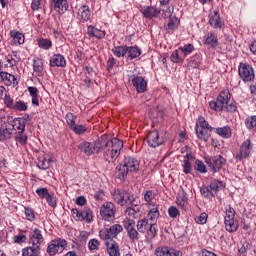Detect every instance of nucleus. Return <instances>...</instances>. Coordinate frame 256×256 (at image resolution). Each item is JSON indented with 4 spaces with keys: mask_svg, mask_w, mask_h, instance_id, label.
Returning a JSON list of instances; mask_svg holds the SVG:
<instances>
[{
    "mask_svg": "<svg viewBox=\"0 0 256 256\" xmlns=\"http://www.w3.org/2000/svg\"><path fill=\"white\" fill-rule=\"evenodd\" d=\"M123 141L118 138L110 139L108 135L101 136L100 152L103 153V159L108 163H115L121 155Z\"/></svg>",
    "mask_w": 256,
    "mask_h": 256,
    "instance_id": "f257e3e1",
    "label": "nucleus"
},
{
    "mask_svg": "<svg viewBox=\"0 0 256 256\" xmlns=\"http://www.w3.org/2000/svg\"><path fill=\"white\" fill-rule=\"evenodd\" d=\"M140 163L134 157L127 156L124 158L122 164L117 166L119 177H127L129 173H135L139 170Z\"/></svg>",
    "mask_w": 256,
    "mask_h": 256,
    "instance_id": "f03ea898",
    "label": "nucleus"
},
{
    "mask_svg": "<svg viewBox=\"0 0 256 256\" xmlns=\"http://www.w3.org/2000/svg\"><path fill=\"white\" fill-rule=\"evenodd\" d=\"M112 198L115 203L121 207H129V205H135V195L132 193H127L123 190H114L112 192Z\"/></svg>",
    "mask_w": 256,
    "mask_h": 256,
    "instance_id": "7ed1b4c3",
    "label": "nucleus"
},
{
    "mask_svg": "<svg viewBox=\"0 0 256 256\" xmlns=\"http://www.w3.org/2000/svg\"><path fill=\"white\" fill-rule=\"evenodd\" d=\"M119 233H123V227L121 224H113L109 228H102L99 231V237L103 241H113Z\"/></svg>",
    "mask_w": 256,
    "mask_h": 256,
    "instance_id": "20e7f679",
    "label": "nucleus"
},
{
    "mask_svg": "<svg viewBox=\"0 0 256 256\" xmlns=\"http://www.w3.org/2000/svg\"><path fill=\"white\" fill-rule=\"evenodd\" d=\"M78 149L85 153L87 157L101 153V136L95 142H82L79 144Z\"/></svg>",
    "mask_w": 256,
    "mask_h": 256,
    "instance_id": "39448f33",
    "label": "nucleus"
},
{
    "mask_svg": "<svg viewBox=\"0 0 256 256\" xmlns=\"http://www.w3.org/2000/svg\"><path fill=\"white\" fill-rule=\"evenodd\" d=\"M136 227L140 233H148L150 237H157V223H152L147 218L138 220Z\"/></svg>",
    "mask_w": 256,
    "mask_h": 256,
    "instance_id": "423d86ee",
    "label": "nucleus"
},
{
    "mask_svg": "<svg viewBox=\"0 0 256 256\" xmlns=\"http://www.w3.org/2000/svg\"><path fill=\"white\" fill-rule=\"evenodd\" d=\"M123 226L127 233V237L132 243H135V241H139L141 235L139 234V230L135 229V220L131 218H126L123 220Z\"/></svg>",
    "mask_w": 256,
    "mask_h": 256,
    "instance_id": "0eeeda50",
    "label": "nucleus"
},
{
    "mask_svg": "<svg viewBox=\"0 0 256 256\" xmlns=\"http://www.w3.org/2000/svg\"><path fill=\"white\" fill-rule=\"evenodd\" d=\"M117 213V208L112 202H105L100 207V217L103 221H115V214Z\"/></svg>",
    "mask_w": 256,
    "mask_h": 256,
    "instance_id": "6e6552de",
    "label": "nucleus"
},
{
    "mask_svg": "<svg viewBox=\"0 0 256 256\" xmlns=\"http://www.w3.org/2000/svg\"><path fill=\"white\" fill-rule=\"evenodd\" d=\"M67 247V240L62 238H57L52 240L48 247H47V253L50 256H55L57 253H63L65 251V248Z\"/></svg>",
    "mask_w": 256,
    "mask_h": 256,
    "instance_id": "1a4fd4ad",
    "label": "nucleus"
},
{
    "mask_svg": "<svg viewBox=\"0 0 256 256\" xmlns=\"http://www.w3.org/2000/svg\"><path fill=\"white\" fill-rule=\"evenodd\" d=\"M238 73L244 83H249V81L255 79V72L253 71V67L249 64L240 63Z\"/></svg>",
    "mask_w": 256,
    "mask_h": 256,
    "instance_id": "9d476101",
    "label": "nucleus"
},
{
    "mask_svg": "<svg viewBox=\"0 0 256 256\" xmlns=\"http://www.w3.org/2000/svg\"><path fill=\"white\" fill-rule=\"evenodd\" d=\"M205 163L208 164L210 169L214 171V173H217V171L221 170L223 168V165L227 163V160L223 158L221 155H217L214 157H206L205 158Z\"/></svg>",
    "mask_w": 256,
    "mask_h": 256,
    "instance_id": "9b49d317",
    "label": "nucleus"
},
{
    "mask_svg": "<svg viewBox=\"0 0 256 256\" xmlns=\"http://www.w3.org/2000/svg\"><path fill=\"white\" fill-rule=\"evenodd\" d=\"M147 143L149 147H159L165 143V137L159 131H151L147 136Z\"/></svg>",
    "mask_w": 256,
    "mask_h": 256,
    "instance_id": "f8f14e48",
    "label": "nucleus"
},
{
    "mask_svg": "<svg viewBox=\"0 0 256 256\" xmlns=\"http://www.w3.org/2000/svg\"><path fill=\"white\" fill-rule=\"evenodd\" d=\"M0 83H4L6 87H17L19 85V81L17 80V76L10 74L9 72H1L0 73Z\"/></svg>",
    "mask_w": 256,
    "mask_h": 256,
    "instance_id": "ddd939ff",
    "label": "nucleus"
},
{
    "mask_svg": "<svg viewBox=\"0 0 256 256\" xmlns=\"http://www.w3.org/2000/svg\"><path fill=\"white\" fill-rule=\"evenodd\" d=\"M29 237L32 245L36 247H41L45 241V238L43 237V231H41L39 228L32 229Z\"/></svg>",
    "mask_w": 256,
    "mask_h": 256,
    "instance_id": "4468645a",
    "label": "nucleus"
},
{
    "mask_svg": "<svg viewBox=\"0 0 256 256\" xmlns=\"http://www.w3.org/2000/svg\"><path fill=\"white\" fill-rule=\"evenodd\" d=\"M140 13H142L145 19H155L159 17L161 10L155 6H144L141 8Z\"/></svg>",
    "mask_w": 256,
    "mask_h": 256,
    "instance_id": "2eb2a0df",
    "label": "nucleus"
},
{
    "mask_svg": "<svg viewBox=\"0 0 256 256\" xmlns=\"http://www.w3.org/2000/svg\"><path fill=\"white\" fill-rule=\"evenodd\" d=\"M132 85L137 93H145L147 91V82L143 76L134 75L132 78Z\"/></svg>",
    "mask_w": 256,
    "mask_h": 256,
    "instance_id": "dca6fc26",
    "label": "nucleus"
},
{
    "mask_svg": "<svg viewBox=\"0 0 256 256\" xmlns=\"http://www.w3.org/2000/svg\"><path fill=\"white\" fill-rule=\"evenodd\" d=\"M156 256H181L183 253L181 251L169 248L167 246H160L155 250Z\"/></svg>",
    "mask_w": 256,
    "mask_h": 256,
    "instance_id": "f3484780",
    "label": "nucleus"
},
{
    "mask_svg": "<svg viewBox=\"0 0 256 256\" xmlns=\"http://www.w3.org/2000/svg\"><path fill=\"white\" fill-rule=\"evenodd\" d=\"M253 149V145H251V140L247 139L240 146L239 154L237 155L238 159H247L249 155H251V151Z\"/></svg>",
    "mask_w": 256,
    "mask_h": 256,
    "instance_id": "a211bd4d",
    "label": "nucleus"
},
{
    "mask_svg": "<svg viewBox=\"0 0 256 256\" xmlns=\"http://www.w3.org/2000/svg\"><path fill=\"white\" fill-rule=\"evenodd\" d=\"M50 67H67V60L61 54H54L49 60Z\"/></svg>",
    "mask_w": 256,
    "mask_h": 256,
    "instance_id": "6ab92c4d",
    "label": "nucleus"
},
{
    "mask_svg": "<svg viewBox=\"0 0 256 256\" xmlns=\"http://www.w3.org/2000/svg\"><path fill=\"white\" fill-rule=\"evenodd\" d=\"M148 214L146 218L150 223H157V219L161 217V213L159 212V205L148 206Z\"/></svg>",
    "mask_w": 256,
    "mask_h": 256,
    "instance_id": "aec40b11",
    "label": "nucleus"
},
{
    "mask_svg": "<svg viewBox=\"0 0 256 256\" xmlns=\"http://www.w3.org/2000/svg\"><path fill=\"white\" fill-rule=\"evenodd\" d=\"M105 245L109 256H121L119 244L115 240H107Z\"/></svg>",
    "mask_w": 256,
    "mask_h": 256,
    "instance_id": "412c9836",
    "label": "nucleus"
},
{
    "mask_svg": "<svg viewBox=\"0 0 256 256\" xmlns=\"http://www.w3.org/2000/svg\"><path fill=\"white\" fill-rule=\"evenodd\" d=\"M91 19V9L89 6L84 5L78 9V20L82 23H87Z\"/></svg>",
    "mask_w": 256,
    "mask_h": 256,
    "instance_id": "4be33fe9",
    "label": "nucleus"
},
{
    "mask_svg": "<svg viewBox=\"0 0 256 256\" xmlns=\"http://www.w3.org/2000/svg\"><path fill=\"white\" fill-rule=\"evenodd\" d=\"M127 209L125 210V214L132 217V219H137L139 217V213L141 208L137 205V199L134 198V204H129V206H125Z\"/></svg>",
    "mask_w": 256,
    "mask_h": 256,
    "instance_id": "5701e85b",
    "label": "nucleus"
},
{
    "mask_svg": "<svg viewBox=\"0 0 256 256\" xmlns=\"http://www.w3.org/2000/svg\"><path fill=\"white\" fill-rule=\"evenodd\" d=\"M87 35L88 37H95L96 39H104L105 38V31L101 30L93 25L87 26Z\"/></svg>",
    "mask_w": 256,
    "mask_h": 256,
    "instance_id": "b1692460",
    "label": "nucleus"
},
{
    "mask_svg": "<svg viewBox=\"0 0 256 256\" xmlns=\"http://www.w3.org/2000/svg\"><path fill=\"white\" fill-rule=\"evenodd\" d=\"M193 161H195V157H193V154L187 153L184 156L182 167L183 173H185V175H189V173H191V171L193 170V166L191 165Z\"/></svg>",
    "mask_w": 256,
    "mask_h": 256,
    "instance_id": "393cba45",
    "label": "nucleus"
},
{
    "mask_svg": "<svg viewBox=\"0 0 256 256\" xmlns=\"http://www.w3.org/2000/svg\"><path fill=\"white\" fill-rule=\"evenodd\" d=\"M204 45H208V47H212L213 49L219 45V39L217 38V34L213 32L207 33L204 36Z\"/></svg>",
    "mask_w": 256,
    "mask_h": 256,
    "instance_id": "a878e982",
    "label": "nucleus"
},
{
    "mask_svg": "<svg viewBox=\"0 0 256 256\" xmlns=\"http://www.w3.org/2000/svg\"><path fill=\"white\" fill-rule=\"evenodd\" d=\"M209 25L213 27V29H221L223 27V21H221L219 12L214 11V14L210 15Z\"/></svg>",
    "mask_w": 256,
    "mask_h": 256,
    "instance_id": "bb28decb",
    "label": "nucleus"
},
{
    "mask_svg": "<svg viewBox=\"0 0 256 256\" xmlns=\"http://www.w3.org/2000/svg\"><path fill=\"white\" fill-rule=\"evenodd\" d=\"M26 125L27 120L25 118H15L12 121V128L14 131H18V133H23V131H25Z\"/></svg>",
    "mask_w": 256,
    "mask_h": 256,
    "instance_id": "cd10ccee",
    "label": "nucleus"
},
{
    "mask_svg": "<svg viewBox=\"0 0 256 256\" xmlns=\"http://www.w3.org/2000/svg\"><path fill=\"white\" fill-rule=\"evenodd\" d=\"M41 255V247L32 246L26 247L22 250V256H40Z\"/></svg>",
    "mask_w": 256,
    "mask_h": 256,
    "instance_id": "c85d7f7f",
    "label": "nucleus"
},
{
    "mask_svg": "<svg viewBox=\"0 0 256 256\" xmlns=\"http://www.w3.org/2000/svg\"><path fill=\"white\" fill-rule=\"evenodd\" d=\"M52 5L57 13H65L69 7L67 0H52Z\"/></svg>",
    "mask_w": 256,
    "mask_h": 256,
    "instance_id": "c756f323",
    "label": "nucleus"
},
{
    "mask_svg": "<svg viewBox=\"0 0 256 256\" xmlns=\"http://www.w3.org/2000/svg\"><path fill=\"white\" fill-rule=\"evenodd\" d=\"M226 231L229 233H235L237 229H239V222L235 220V218L224 219Z\"/></svg>",
    "mask_w": 256,
    "mask_h": 256,
    "instance_id": "7c9ffc66",
    "label": "nucleus"
},
{
    "mask_svg": "<svg viewBox=\"0 0 256 256\" xmlns=\"http://www.w3.org/2000/svg\"><path fill=\"white\" fill-rule=\"evenodd\" d=\"M215 133L222 139H231L232 135L231 127L229 126L218 127L215 129Z\"/></svg>",
    "mask_w": 256,
    "mask_h": 256,
    "instance_id": "2f4dec72",
    "label": "nucleus"
},
{
    "mask_svg": "<svg viewBox=\"0 0 256 256\" xmlns=\"http://www.w3.org/2000/svg\"><path fill=\"white\" fill-rule=\"evenodd\" d=\"M127 58L132 61V59H137L141 55V49L137 46H127Z\"/></svg>",
    "mask_w": 256,
    "mask_h": 256,
    "instance_id": "473e14b6",
    "label": "nucleus"
},
{
    "mask_svg": "<svg viewBox=\"0 0 256 256\" xmlns=\"http://www.w3.org/2000/svg\"><path fill=\"white\" fill-rule=\"evenodd\" d=\"M28 93H30L32 98V105L39 107V89H37L35 86H29Z\"/></svg>",
    "mask_w": 256,
    "mask_h": 256,
    "instance_id": "72a5a7b5",
    "label": "nucleus"
},
{
    "mask_svg": "<svg viewBox=\"0 0 256 256\" xmlns=\"http://www.w3.org/2000/svg\"><path fill=\"white\" fill-rule=\"evenodd\" d=\"M10 36L13 39L14 43H18V45H23L25 43V35L17 30H11Z\"/></svg>",
    "mask_w": 256,
    "mask_h": 256,
    "instance_id": "f704fd0d",
    "label": "nucleus"
},
{
    "mask_svg": "<svg viewBox=\"0 0 256 256\" xmlns=\"http://www.w3.org/2000/svg\"><path fill=\"white\" fill-rule=\"evenodd\" d=\"M33 71L34 73H37V75H41L43 73V60L39 57L33 59Z\"/></svg>",
    "mask_w": 256,
    "mask_h": 256,
    "instance_id": "c9c22d12",
    "label": "nucleus"
},
{
    "mask_svg": "<svg viewBox=\"0 0 256 256\" xmlns=\"http://www.w3.org/2000/svg\"><path fill=\"white\" fill-rule=\"evenodd\" d=\"M5 61L7 64H5V67H15L17 63L19 62V58H17V53L13 52L12 54H9L5 56Z\"/></svg>",
    "mask_w": 256,
    "mask_h": 256,
    "instance_id": "e433bc0d",
    "label": "nucleus"
},
{
    "mask_svg": "<svg viewBox=\"0 0 256 256\" xmlns=\"http://www.w3.org/2000/svg\"><path fill=\"white\" fill-rule=\"evenodd\" d=\"M217 99L221 102L222 105L227 106L231 99V93H229V90H223L218 95Z\"/></svg>",
    "mask_w": 256,
    "mask_h": 256,
    "instance_id": "4c0bfd02",
    "label": "nucleus"
},
{
    "mask_svg": "<svg viewBox=\"0 0 256 256\" xmlns=\"http://www.w3.org/2000/svg\"><path fill=\"white\" fill-rule=\"evenodd\" d=\"M196 135L198 139H201V141H209V137H211V134H209V130L203 129V128H196Z\"/></svg>",
    "mask_w": 256,
    "mask_h": 256,
    "instance_id": "58836bf2",
    "label": "nucleus"
},
{
    "mask_svg": "<svg viewBox=\"0 0 256 256\" xmlns=\"http://www.w3.org/2000/svg\"><path fill=\"white\" fill-rule=\"evenodd\" d=\"M196 129H206L207 131H213V127L209 125V122L206 121L205 118L199 117L198 122L196 123Z\"/></svg>",
    "mask_w": 256,
    "mask_h": 256,
    "instance_id": "ea45409f",
    "label": "nucleus"
},
{
    "mask_svg": "<svg viewBox=\"0 0 256 256\" xmlns=\"http://www.w3.org/2000/svg\"><path fill=\"white\" fill-rule=\"evenodd\" d=\"M12 135L13 130L3 126L0 127V141H7V139H11Z\"/></svg>",
    "mask_w": 256,
    "mask_h": 256,
    "instance_id": "a19ab883",
    "label": "nucleus"
},
{
    "mask_svg": "<svg viewBox=\"0 0 256 256\" xmlns=\"http://www.w3.org/2000/svg\"><path fill=\"white\" fill-rule=\"evenodd\" d=\"M37 43L38 47H40V49H44V51H49V49L53 47V43L49 39L40 38L37 40Z\"/></svg>",
    "mask_w": 256,
    "mask_h": 256,
    "instance_id": "79ce46f5",
    "label": "nucleus"
},
{
    "mask_svg": "<svg viewBox=\"0 0 256 256\" xmlns=\"http://www.w3.org/2000/svg\"><path fill=\"white\" fill-rule=\"evenodd\" d=\"M53 162L52 158H39L37 167H39V169H42L43 171L49 169V167H51V163Z\"/></svg>",
    "mask_w": 256,
    "mask_h": 256,
    "instance_id": "37998d69",
    "label": "nucleus"
},
{
    "mask_svg": "<svg viewBox=\"0 0 256 256\" xmlns=\"http://www.w3.org/2000/svg\"><path fill=\"white\" fill-rule=\"evenodd\" d=\"M153 199H155V194L152 190H148L144 194V201L146 202L147 207H153V205H157L153 203Z\"/></svg>",
    "mask_w": 256,
    "mask_h": 256,
    "instance_id": "c03bdc74",
    "label": "nucleus"
},
{
    "mask_svg": "<svg viewBox=\"0 0 256 256\" xmlns=\"http://www.w3.org/2000/svg\"><path fill=\"white\" fill-rule=\"evenodd\" d=\"M82 221L85 223H93V211L89 208L82 210Z\"/></svg>",
    "mask_w": 256,
    "mask_h": 256,
    "instance_id": "a18cd8bd",
    "label": "nucleus"
},
{
    "mask_svg": "<svg viewBox=\"0 0 256 256\" xmlns=\"http://www.w3.org/2000/svg\"><path fill=\"white\" fill-rule=\"evenodd\" d=\"M112 53H114L116 57H125L127 55V46H115L112 49Z\"/></svg>",
    "mask_w": 256,
    "mask_h": 256,
    "instance_id": "49530a36",
    "label": "nucleus"
},
{
    "mask_svg": "<svg viewBox=\"0 0 256 256\" xmlns=\"http://www.w3.org/2000/svg\"><path fill=\"white\" fill-rule=\"evenodd\" d=\"M162 11V17L164 19H169L171 17H173V11H174V8L173 6H162V8L160 9V12Z\"/></svg>",
    "mask_w": 256,
    "mask_h": 256,
    "instance_id": "de8ad7c7",
    "label": "nucleus"
},
{
    "mask_svg": "<svg viewBox=\"0 0 256 256\" xmlns=\"http://www.w3.org/2000/svg\"><path fill=\"white\" fill-rule=\"evenodd\" d=\"M27 134H24L23 132H17L15 135V141L16 143H19L22 147H25L27 145Z\"/></svg>",
    "mask_w": 256,
    "mask_h": 256,
    "instance_id": "09e8293b",
    "label": "nucleus"
},
{
    "mask_svg": "<svg viewBox=\"0 0 256 256\" xmlns=\"http://www.w3.org/2000/svg\"><path fill=\"white\" fill-rule=\"evenodd\" d=\"M209 107L213 111H223V109H225L224 104H222V102L219 101L218 98H216V100L210 101Z\"/></svg>",
    "mask_w": 256,
    "mask_h": 256,
    "instance_id": "8fccbe9b",
    "label": "nucleus"
},
{
    "mask_svg": "<svg viewBox=\"0 0 256 256\" xmlns=\"http://www.w3.org/2000/svg\"><path fill=\"white\" fill-rule=\"evenodd\" d=\"M210 189L211 191H214L215 193H217V191H221L222 189H225V184L223 183V181L213 180L210 183Z\"/></svg>",
    "mask_w": 256,
    "mask_h": 256,
    "instance_id": "3c124183",
    "label": "nucleus"
},
{
    "mask_svg": "<svg viewBox=\"0 0 256 256\" xmlns=\"http://www.w3.org/2000/svg\"><path fill=\"white\" fill-rule=\"evenodd\" d=\"M177 27H179V19L176 18V16H171L166 29H168V31H174Z\"/></svg>",
    "mask_w": 256,
    "mask_h": 256,
    "instance_id": "603ef678",
    "label": "nucleus"
},
{
    "mask_svg": "<svg viewBox=\"0 0 256 256\" xmlns=\"http://www.w3.org/2000/svg\"><path fill=\"white\" fill-rule=\"evenodd\" d=\"M200 193L202 197H205L206 199H209V197H215L213 190H211V186L200 187Z\"/></svg>",
    "mask_w": 256,
    "mask_h": 256,
    "instance_id": "864d4df0",
    "label": "nucleus"
},
{
    "mask_svg": "<svg viewBox=\"0 0 256 256\" xmlns=\"http://www.w3.org/2000/svg\"><path fill=\"white\" fill-rule=\"evenodd\" d=\"M65 119L70 129H72L76 125L77 116H75L73 113H67Z\"/></svg>",
    "mask_w": 256,
    "mask_h": 256,
    "instance_id": "5fc2aeb1",
    "label": "nucleus"
},
{
    "mask_svg": "<svg viewBox=\"0 0 256 256\" xmlns=\"http://www.w3.org/2000/svg\"><path fill=\"white\" fill-rule=\"evenodd\" d=\"M181 53H183L184 58L187 57V55H191L193 51H195V46L193 44H186L183 47H180Z\"/></svg>",
    "mask_w": 256,
    "mask_h": 256,
    "instance_id": "6e6d98bb",
    "label": "nucleus"
},
{
    "mask_svg": "<svg viewBox=\"0 0 256 256\" xmlns=\"http://www.w3.org/2000/svg\"><path fill=\"white\" fill-rule=\"evenodd\" d=\"M170 59L172 63H183L185 57L179 54V50H174L170 56Z\"/></svg>",
    "mask_w": 256,
    "mask_h": 256,
    "instance_id": "4d7b16f0",
    "label": "nucleus"
},
{
    "mask_svg": "<svg viewBox=\"0 0 256 256\" xmlns=\"http://www.w3.org/2000/svg\"><path fill=\"white\" fill-rule=\"evenodd\" d=\"M209 218V215H207V213L202 212L199 216H196L194 218V221L198 224V225H205V223H207V219Z\"/></svg>",
    "mask_w": 256,
    "mask_h": 256,
    "instance_id": "13d9d810",
    "label": "nucleus"
},
{
    "mask_svg": "<svg viewBox=\"0 0 256 256\" xmlns=\"http://www.w3.org/2000/svg\"><path fill=\"white\" fill-rule=\"evenodd\" d=\"M101 245V242H99L97 239H91L88 242V248L90 251H99V247Z\"/></svg>",
    "mask_w": 256,
    "mask_h": 256,
    "instance_id": "bf43d9fd",
    "label": "nucleus"
},
{
    "mask_svg": "<svg viewBox=\"0 0 256 256\" xmlns=\"http://www.w3.org/2000/svg\"><path fill=\"white\" fill-rule=\"evenodd\" d=\"M76 135H83V133H85L87 131V128L85 127V125L80 124H74L73 128H70Z\"/></svg>",
    "mask_w": 256,
    "mask_h": 256,
    "instance_id": "052dcab7",
    "label": "nucleus"
},
{
    "mask_svg": "<svg viewBox=\"0 0 256 256\" xmlns=\"http://www.w3.org/2000/svg\"><path fill=\"white\" fill-rule=\"evenodd\" d=\"M15 111H27V103L19 100L14 102V106L12 107Z\"/></svg>",
    "mask_w": 256,
    "mask_h": 256,
    "instance_id": "680f3d73",
    "label": "nucleus"
},
{
    "mask_svg": "<svg viewBox=\"0 0 256 256\" xmlns=\"http://www.w3.org/2000/svg\"><path fill=\"white\" fill-rule=\"evenodd\" d=\"M25 217L28 221H35V210L30 207L25 208Z\"/></svg>",
    "mask_w": 256,
    "mask_h": 256,
    "instance_id": "e2e57ef3",
    "label": "nucleus"
},
{
    "mask_svg": "<svg viewBox=\"0 0 256 256\" xmlns=\"http://www.w3.org/2000/svg\"><path fill=\"white\" fill-rule=\"evenodd\" d=\"M72 217L75 219V221H83V214L82 210H78L77 208H73L71 210Z\"/></svg>",
    "mask_w": 256,
    "mask_h": 256,
    "instance_id": "0e129e2a",
    "label": "nucleus"
},
{
    "mask_svg": "<svg viewBox=\"0 0 256 256\" xmlns=\"http://www.w3.org/2000/svg\"><path fill=\"white\" fill-rule=\"evenodd\" d=\"M195 163H196V166H195L196 171H199V173H207V167L205 166V163H203V161L196 160Z\"/></svg>",
    "mask_w": 256,
    "mask_h": 256,
    "instance_id": "69168bd1",
    "label": "nucleus"
},
{
    "mask_svg": "<svg viewBox=\"0 0 256 256\" xmlns=\"http://www.w3.org/2000/svg\"><path fill=\"white\" fill-rule=\"evenodd\" d=\"M14 243H17L18 245H21L22 243H25L27 241V236L25 234H18L13 236Z\"/></svg>",
    "mask_w": 256,
    "mask_h": 256,
    "instance_id": "338daca9",
    "label": "nucleus"
},
{
    "mask_svg": "<svg viewBox=\"0 0 256 256\" xmlns=\"http://www.w3.org/2000/svg\"><path fill=\"white\" fill-rule=\"evenodd\" d=\"M245 125L247 129H253V127H256V116H252L246 119Z\"/></svg>",
    "mask_w": 256,
    "mask_h": 256,
    "instance_id": "774afa93",
    "label": "nucleus"
}]
</instances>
